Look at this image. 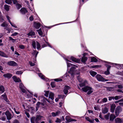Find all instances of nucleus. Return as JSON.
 <instances>
[{
	"label": "nucleus",
	"instance_id": "1",
	"mask_svg": "<svg viewBox=\"0 0 123 123\" xmlns=\"http://www.w3.org/2000/svg\"><path fill=\"white\" fill-rule=\"evenodd\" d=\"M64 59L66 61L68 68L70 67L71 66L72 67L71 68L70 71H68V73L70 74L71 76H72V78L71 79H72L74 77V75L78 74H80L79 72H77L76 70H75V68H78V67L76 65L69 63L68 62H70L66 58H65Z\"/></svg>",
	"mask_w": 123,
	"mask_h": 123
},
{
	"label": "nucleus",
	"instance_id": "2",
	"mask_svg": "<svg viewBox=\"0 0 123 123\" xmlns=\"http://www.w3.org/2000/svg\"><path fill=\"white\" fill-rule=\"evenodd\" d=\"M77 79L80 82V83L79 84L80 87H82L88 84L87 81L86 80H83L80 76H78Z\"/></svg>",
	"mask_w": 123,
	"mask_h": 123
},
{
	"label": "nucleus",
	"instance_id": "3",
	"mask_svg": "<svg viewBox=\"0 0 123 123\" xmlns=\"http://www.w3.org/2000/svg\"><path fill=\"white\" fill-rule=\"evenodd\" d=\"M36 45H37V49L39 50L40 47L39 43L37 42H35V41H33L32 42V46L34 49H36Z\"/></svg>",
	"mask_w": 123,
	"mask_h": 123
},
{
	"label": "nucleus",
	"instance_id": "4",
	"mask_svg": "<svg viewBox=\"0 0 123 123\" xmlns=\"http://www.w3.org/2000/svg\"><path fill=\"white\" fill-rule=\"evenodd\" d=\"M96 77L97 80L99 81H106L108 80L107 79H105L101 75L99 74H97L96 75Z\"/></svg>",
	"mask_w": 123,
	"mask_h": 123
},
{
	"label": "nucleus",
	"instance_id": "5",
	"mask_svg": "<svg viewBox=\"0 0 123 123\" xmlns=\"http://www.w3.org/2000/svg\"><path fill=\"white\" fill-rule=\"evenodd\" d=\"M122 110V109L119 106L117 107L115 111L116 115L117 116L118 115L119 113L121 112Z\"/></svg>",
	"mask_w": 123,
	"mask_h": 123
},
{
	"label": "nucleus",
	"instance_id": "6",
	"mask_svg": "<svg viewBox=\"0 0 123 123\" xmlns=\"http://www.w3.org/2000/svg\"><path fill=\"white\" fill-rule=\"evenodd\" d=\"M78 88L80 90L84 92H87V91L90 87V86H84L81 89V87H80L79 86H78Z\"/></svg>",
	"mask_w": 123,
	"mask_h": 123
},
{
	"label": "nucleus",
	"instance_id": "7",
	"mask_svg": "<svg viewBox=\"0 0 123 123\" xmlns=\"http://www.w3.org/2000/svg\"><path fill=\"white\" fill-rule=\"evenodd\" d=\"M5 114L6 116L7 119L8 120H10L12 117L11 114L8 111H6Z\"/></svg>",
	"mask_w": 123,
	"mask_h": 123
},
{
	"label": "nucleus",
	"instance_id": "8",
	"mask_svg": "<svg viewBox=\"0 0 123 123\" xmlns=\"http://www.w3.org/2000/svg\"><path fill=\"white\" fill-rule=\"evenodd\" d=\"M7 64L8 65L11 66H17V64L13 61H11L8 62Z\"/></svg>",
	"mask_w": 123,
	"mask_h": 123
},
{
	"label": "nucleus",
	"instance_id": "9",
	"mask_svg": "<svg viewBox=\"0 0 123 123\" xmlns=\"http://www.w3.org/2000/svg\"><path fill=\"white\" fill-rule=\"evenodd\" d=\"M19 87L22 92L25 93L26 92L25 88L23 84L22 83H20L19 85Z\"/></svg>",
	"mask_w": 123,
	"mask_h": 123
},
{
	"label": "nucleus",
	"instance_id": "10",
	"mask_svg": "<svg viewBox=\"0 0 123 123\" xmlns=\"http://www.w3.org/2000/svg\"><path fill=\"white\" fill-rule=\"evenodd\" d=\"M6 17L7 18V19L8 20V22H9L12 25V26L14 28H17V27L16 25L13 23H12L11 22L10 20V18L9 17V16L8 15H7L6 16Z\"/></svg>",
	"mask_w": 123,
	"mask_h": 123
},
{
	"label": "nucleus",
	"instance_id": "11",
	"mask_svg": "<svg viewBox=\"0 0 123 123\" xmlns=\"http://www.w3.org/2000/svg\"><path fill=\"white\" fill-rule=\"evenodd\" d=\"M43 117L40 115H38L36 116V117L35 119V122L36 123H38V122L40 120L43 118Z\"/></svg>",
	"mask_w": 123,
	"mask_h": 123
},
{
	"label": "nucleus",
	"instance_id": "12",
	"mask_svg": "<svg viewBox=\"0 0 123 123\" xmlns=\"http://www.w3.org/2000/svg\"><path fill=\"white\" fill-rule=\"evenodd\" d=\"M70 89L69 87L68 86H65L64 87V92L65 94H67L68 92V90Z\"/></svg>",
	"mask_w": 123,
	"mask_h": 123
},
{
	"label": "nucleus",
	"instance_id": "13",
	"mask_svg": "<svg viewBox=\"0 0 123 123\" xmlns=\"http://www.w3.org/2000/svg\"><path fill=\"white\" fill-rule=\"evenodd\" d=\"M21 13L22 14H25V13L27 12V11L26 9L25 8H23L20 10Z\"/></svg>",
	"mask_w": 123,
	"mask_h": 123
},
{
	"label": "nucleus",
	"instance_id": "14",
	"mask_svg": "<svg viewBox=\"0 0 123 123\" xmlns=\"http://www.w3.org/2000/svg\"><path fill=\"white\" fill-rule=\"evenodd\" d=\"M3 76L5 78H7L8 79L10 78L12 76V75L9 73H7L4 74Z\"/></svg>",
	"mask_w": 123,
	"mask_h": 123
},
{
	"label": "nucleus",
	"instance_id": "15",
	"mask_svg": "<svg viewBox=\"0 0 123 123\" xmlns=\"http://www.w3.org/2000/svg\"><path fill=\"white\" fill-rule=\"evenodd\" d=\"M116 107V105L114 104H113L111 105V112L113 113L114 112V111Z\"/></svg>",
	"mask_w": 123,
	"mask_h": 123
},
{
	"label": "nucleus",
	"instance_id": "16",
	"mask_svg": "<svg viewBox=\"0 0 123 123\" xmlns=\"http://www.w3.org/2000/svg\"><path fill=\"white\" fill-rule=\"evenodd\" d=\"M60 111H58L55 112H53L51 114L52 116L53 117H56V116L60 114Z\"/></svg>",
	"mask_w": 123,
	"mask_h": 123
},
{
	"label": "nucleus",
	"instance_id": "17",
	"mask_svg": "<svg viewBox=\"0 0 123 123\" xmlns=\"http://www.w3.org/2000/svg\"><path fill=\"white\" fill-rule=\"evenodd\" d=\"M14 81L16 82H19L21 81L20 80L19 78H17L15 76H14L12 78Z\"/></svg>",
	"mask_w": 123,
	"mask_h": 123
},
{
	"label": "nucleus",
	"instance_id": "18",
	"mask_svg": "<svg viewBox=\"0 0 123 123\" xmlns=\"http://www.w3.org/2000/svg\"><path fill=\"white\" fill-rule=\"evenodd\" d=\"M71 59L73 61L77 63H79L80 61L79 60L77 59L73 56L71 57Z\"/></svg>",
	"mask_w": 123,
	"mask_h": 123
},
{
	"label": "nucleus",
	"instance_id": "19",
	"mask_svg": "<svg viewBox=\"0 0 123 123\" xmlns=\"http://www.w3.org/2000/svg\"><path fill=\"white\" fill-rule=\"evenodd\" d=\"M54 94L53 93L51 92L49 93V98L53 100L54 99Z\"/></svg>",
	"mask_w": 123,
	"mask_h": 123
},
{
	"label": "nucleus",
	"instance_id": "20",
	"mask_svg": "<svg viewBox=\"0 0 123 123\" xmlns=\"http://www.w3.org/2000/svg\"><path fill=\"white\" fill-rule=\"evenodd\" d=\"M39 76L41 77V78L44 80L47 81L48 80V79L45 78V77L42 74L40 73L38 74Z\"/></svg>",
	"mask_w": 123,
	"mask_h": 123
},
{
	"label": "nucleus",
	"instance_id": "21",
	"mask_svg": "<svg viewBox=\"0 0 123 123\" xmlns=\"http://www.w3.org/2000/svg\"><path fill=\"white\" fill-rule=\"evenodd\" d=\"M1 98L3 99H4L6 101L8 102L9 101L7 99V96L5 94L2 95L1 96Z\"/></svg>",
	"mask_w": 123,
	"mask_h": 123
},
{
	"label": "nucleus",
	"instance_id": "22",
	"mask_svg": "<svg viewBox=\"0 0 123 123\" xmlns=\"http://www.w3.org/2000/svg\"><path fill=\"white\" fill-rule=\"evenodd\" d=\"M93 92V89L91 87H90L89 89L87 91V94H89L92 93Z\"/></svg>",
	"mask_w": 123,
	"mask_h": 123
},
{
	"label": "nucleus",
	"instance_id": "23",
	"mask_svg": "<svg viewBox=\"0 0 123 123\" xmlns=\"http://www.w3.org/2000/svg\"><path fill=\"white\" fill-rule=\"evenodd\" d=\"M27 35H29V36H30L32 37H34V36L35 35V32L33 31H31L28 34H27Z\"/></svg>",
	"mask_w": 123,
	"mask_h": 123
},
{
	"label": "nucleus",
	"instance_id": "24",
	"mask_svg": "<svg viewBox=\"0 0 123 123\" xmlns=\"http://www.w3.org/2000/svg\"><path fill=\"white\" fill-rule=\"evenodd\" d=\"M115 121L116 123H122L123 121L119 118L117 117L115 119Z\"/></svg>",
	"mask_w": 123,
	"mask_h": 123
},
{
	"label": "nucleus",
	"instance_id": "25",
	"mask_svg": "<svg viewBox=\"0 0 123 123\" xmlns=\"http://www.w3.org/2000/svg\"><path fill=\"white\" fill-rule=\"evenodd\" d=\"M91 62H96L98 61L97 59L94 57H91Z\"/></svg>",
	"mask_w": 123,
	"mask_h": 123
},
{
	"label": "nucleus",
	"instance_id": "26",
	"mask_svg": "<svg viewBox=\"0 0 123 123\" xmlns=\"http://www.w3.org/2000/svg\"><path fill=\"white\" fill-rule=\"evenodd\" d=\"M116 117V116L115 115L113 114H111L110 117V121H113L114 118Z\"/></svg>",
	"mask_w": 123,
	"mask_h": 123
},
{
	"label": "nucleus",
	"instance_id": "27",
	"mask_svg": "<svg viewBox=\"0 0 123 123\" xmlns=\"http://www.w3.org/2000/svg\"><path fill=\"white\" fill-rule=\"evenodd\" d=\"M2 114V116L0 118V119L2 121H5L6 119V117L5 115V113L4 112H3Z\"/></svg>",
	"mask_w": 123,
	"mask_h": 123
},
{
	"label": "nucleus",
	"instance_id": "28",
	"mask_svg": "<svg viewBox=\"0 0 123 123\" xmlns=\"http://www.w3.org/2000/svg\"><path fill=\"white\" fill-rule=\"evenodd\" d=\"M0 55L6 57H8V56L5 54L4 53L0 51Z\"/></svg>",
	"mask_w": 123,
	"mask_h": 123
},
{
	"label": "nucleus",
	"instance_id": "29",
	"mask_svg": "<svg viewBox=\"0 0 123 123\" xmlns=\"http://www.w3.org/2000/svg\"><path fill=\"white\" fill-rule=\"evenodd\" d=\"M5 90L4 87L2 86H0V93H1L3 92Z\"/></svg>",
	"mask_w": 123,
	"mask_h": 123
},
{
	"label": "nucleus",
	"instance_id": "30",
	"mask_svg": "<svg viewBox=\"0 0 123 123\" xmlns=\"http://www.w3.org/2000/svg\"><path fill=\"white\" fill-rule=\"evenodd\" d=\"M90 74L93 77L94 76L97 74L96 72L93 71H90Z\"/></svg>",
	"mask_w": 123,
	"mask_h": 123
},
{
	"label": "nucleus",
	"instance_id": "31",
	"mask_svg": "<svg viewBox=\"0 0 123 123\" xmlns=\"http://www.w3.org/2000/svg\"><path fill=\"white\" fill-rule=\"evenodd\" d=\"M65 119L68 122H71V118L68 116H67L65 117Z\"/></svg>",
	"mask_w": 123,
	"mask_h": 123
},
{
	"label": "nucleus",
	"instance_id": "32",
	"mask_svg": "<svg viewBox=\"0 0 123 123\" xmlns=\"http://www.w3.org/2000/svg\"><path fill=\"white\" fill-rule=\"evenodd\" d=\"M37 31L38 34L41 37H42L43 32L41 29L37 30Z\"/></svg>",
	"mask_w": 123,
	"mask_h": 123
},
{
	"label": "nucleus",
	"instance_id": "33",
	"mask_svg": "<svg viewBox=\"0 0 123 123\" xmlns=\"http://www.w3.org/2000/svg\"><path fill=\"white\" fill-rule=\"evenodd\" d=\"M108 109L107 108L105 107L103 109L102 112L103 113H106L108 112Z\"/></svg>",
	"mask_w": 123,
	"mask_h": 123
},
{
	"label": "nucleus",
	"instance_id": "34",
	"mask_svg": "<svg viewBox=\"0 0 123 123\" xmlns=\"http://www.w3.org/2000/svg\"><path fill=\"white\" fill-rule=\"evenodd\" d=\"M87 60V58L86 57H83L81 59L82 62L84 63H85Z\"/></svg>",
	"mask_w": 123,
	"mask_h": 123
},
{
	"label": "nucleus",
	"instance_id": "35",
	"mask_svg": "<svg viewBox=\"0 0 123 123\" xmlns=\"http://www.w3.org/2000/svg\"><path fill=\"white\" fill-rule=\"evenodd\" d=\"M35 26L37 29L39 28L40 26V24L38 23H36L35 24Z\"/></svg>",
	"mask_w": 123,
	"mask_h": 123
},
{
	"label": "nucleus",
	"instance_id": "36",
	"mask_svg": "<svg viewBox=\"0 0 123 123\" xmlns=\"http://www.w3.org/2000/svg\"><path fill=\"white\" fill-rule=\"evenodd\" d=\"M122 97V96L121 95L120 96H116L115 97H114V99L116 100H117L121 98Z\"/></svg>",
	"mask_w": 123,
	"mask_h": 123
},
{
	"label": "nucleus",
	"instance_id": "37",
	"mask_svg": "<svg viewBox=\"0 0 123 123\" xmlns=\"http://www.w3.org/2000/svg\"><path fill=\"white\" fill-rule=\"evenodd\" d=\"M85 119L86 120L91 123H93V122L94 120H93L90 119L88 117H86Z\"/></svg>",
	"mask_w": 123,
	"mask_h": 123
},
{
	"label": "nucleus",
	"instance_id": "38",
	"mask_svg": "<svg viewBox=\"0 0 123 123\" xmlns=\"http://www.w3.org/2000/svg\"><path fill=\"white\" fill-rule=\"evenodd\" d=\"M4 8L7 11H8L9 9V6L6 5L4 6Z\"/></svg>",
	"mask_w": 123,
	"mask_h": 123
},
{
	"label": "nucleus",
	"instance_id": "39",
	"mask_svg": "<svg viewBox=\"0 0 123 123\" xmlns=\"http://www.w3.org/2000/svg\"><path fill=\"white\" fill-rule=\"evenodd\" d=\"M38 53V52H37L36 50H33V55H35V57H36L37 56V55Z\"/></svg>",
	"mask_w": 123,
	"mask_h": 123
},
{
	"label": "nucleus",
	"instance_id": "40",
	"mask_svg": "<svg viewBox=\"0 0 123 123\" xmlns=\"http://www.w3.org/2000/svg\"><path fill=\"white\" fill-rule=\"evenodd\" d=\"M35 117H32L31 119V123H35Z\"/></svg>",
	"mask_w": 123,
	"mask_h": 123
},
{
	"label": "nucleus",
	"instance_id": "41",
	"mask_svg": "<svg viewBox=\"0 0 123 123\" xmlns=\"http://www.w3.org/2000/svg\"><path fill=\"white\" fill-rule=\"evenodd\" d=\"M23 72V71H17L16 72V74L18 75L21 74Z\"/></svg>",
	"mask_w": 123,
	"mask_h": 123
},
{
	"label": "nucleus",
	"instance_id": "42",
	"mask_svg": "<svg viewBox=\"0 0 123 123\" xmlns=\"http://www.w3.org/2000/svg\"><path fill=\"white\" fill-rule=\"evenodd\" d=\"M12 0H6L5 2L6 3L10 4L12 3Z\"/></svg>",
	"mask_w": 123,
	"mask_h": 123
},
{
	"label": "nucleus",
	"instance_id": "43",
	"mask_svg": "<svg viewBox=\"0 0 123 123\" xmlns=\"http://www.w3.org/2000/svg\"><path fill=\"white\" fill-rule=\"evenodd\" d=\"M7 25H8L6 24V22H4L1 25V26L3 27L7 26Z\"/></svg>",
	"mask_w": 123,
	"mask_h": 123
},
{
	"label": "nucleus",
	"instance_id": "44",
	"mask_svg": "<svg viewBox=\"0 0 123 123\" xmlns=\"http://www.w3.org/2000/svg\"><path fill=\"white\" fill-rule=\"evenodd\" d=\"M45 93L44 94V96L46 97H48V96L49 91H45Z\"/></svg>",
	"mask_w": 123,
	"mask_h": 123
},
{
	"label": "nucleus",
	"instance_id": "45",
	"mask_svg": "<svg viewBox=\"0 0 123 123\" xmlns=\"http://www.w3.org/2000/svg\"><path fill=\"white\" fill-rule=\"evenodd\" d=\"M9 38L10 40L12 41L13 42H14L16 40V39H14L10 37H9Z\"/></svg>",
	"mask_w": 123,
	"mask_h": 123
},
{
	"label": "nucleus",
	"instance_id": "46",
	"mask_svg": "<svg viewBox=\"0 0 123 123\" xmlns=\"http://www.w3.org/2000/svg\"><path fill=\"white\" fill-rule=\"evenodd\" d=\"M16 5L18 9H19L20 7H22L21 5L18 4Z\"/></svg>",
	"mask_w": 123,
	"mask_h": 123
},
{
	"label": "nucleus",
	"instance_id": "47",
	"mask_svg": "<svg viewBox=\"0 0 123 123\" xmlns=\"http://www.w3.org/2000/svg\"><path fill=\"white\" fill-rule=\"evenodd\" d=\"M50 85L51 87L52 88L54 87L55 86V85L54 82H51Z\"/></svg>",
	"mask_w": 123,
	"mask_h": 123
},
{
	"label": "nucleus",
	"instance_id": "48",
	"mask_svg": "<svg viewBox=\"0 0 123 123\" xmlns=\"http://www.w3.org/2000/svg\"><path fill=\"white\" fill-rule=\"evenodd\" d=\"M56 123H60L61 122V120L57 118L56 120L55 121Z\"/></svg>",
	"mask_w": 123,
	"mask_h": 123
},
{
	"label": "nucleus",
	"instance_id": "49",
	"mask_svg": "<svg viewBox=\"0 0 123 123\" xmlns=\"http://www.w3.org/2000/svg\"><path fill=\"white\" fill-rule=\"evenodd\" d=\"M19 48L21 49H24L25 46L23 45H20L19 46Z\"/></svg>",
	"mask_w": 123,
	"mask_h": 123
},
{
	"label": "nucleus",
	"instance_id": "50",
	"mask_svg": "<svg viewBox=\"0 0 123 123\" xmlns=\"http://www.w3.org/2000/svg\"><path fill=\"white\" fill-rule=\"evenodd\" d=\"M118 88L120 89H122L123 88V86L122 85H116Z\"/></svg>",
	"mask_w": 123,
	"mask_h": 123
},
{
	"label": "nucleus",
	"instance_id": "51",
	"mask_svg": "<svg viewBox=\"0 0 123 123\" xmlns=\"http://www.w3.org/2000/svg\"><path fill=\"white\" fill-rule=\"evenodd\" d=\"M95 110L97 111L100 110L98 106H95L94 107Z\"/></svg>",
	"mask_w": 123,
	"mask_h": 123
},
{
	"label": "nucleus",
	"instance_id": "52",
	"mask_svg": "<svg viewBox=\"0 0 123 123\" xmlns=\"http://www.w3.org/2000/svg\"><path fill=\"white\" fill-rule=\"evenodd\" d=\"M109 71V70H107L105 72V74L106 75L109 74H110V72Z\"/></svg>",
	"mask_w": 123,
	"mask_h": 123
},
{
	"label": "nucleus",
	"instance_id": "53",
	"mask_svg": "<svg viewBox=\"0 0 123 123\" xmlns=\"http://www.w3.org/2000/svg\"><path fill=\"white\" fill-rule=\"evenodd\" d=\"M100 67V66L99 65H95L92 66V68H98V67Z\"/></svg>",
	"mask_w": 123,
	"mask_h": 123
},
{
	"label": "nucleus",
	"instance_id": "54",
	"mask_svg": "<svg viewBox=\"0 0 123 123\" xmlns=\"http://www.w3.org/2000/svg\"><path fill=\"white\" fill-rule=\"evenodd\" d=\"M12 1H13V3L16 5L18 4L17 0H12Z\"/></svg>",
	"mask_w": 123,
	"mask_h": 123
},
{
	"label": "nucleus",
	"instance_id": "55",
	"mask_svg": "<svg viewBox=\"0 0 123 123\" xmlns=\"http://www.w3.org/2000/svg\"><path fill=\"white\" fill-rule=\"evenodd\" d=\"M112 99H114V96L113 97H109V100H111Z\"/></svg>",
	"mask_w": 123,
	"mask_h": 123
},
{
	"label": "nucleus",
	"instance_id": "56",
	"mask_svg": "<svg viewBox=\"0 0 123 123\" xmlns=\"http://www.w3.org/2000/svg\"><path fill=\"white\" fill-rule=\"evenodd\" d=\"M107 98H105L103 99V103L106 102L107 101Z\"/></svg>",
	"mask_w": 123,
	"mask_h": 123
},
{
	"label": "nucleus",
	"instance_id": "57",
	"mask_svg": "<svg viewBox=\"0 0 123 123\" xmlns=\"http://www.w3.org/2000/svg\"><path fill=\"white\" fill-rule=\"evenodd\" d=\"M18 33L17 32H15L11 35V36H15L18 34Z\"/></svg>",
	"mask_w": 123,
	"mask_h": 123
},
{
	"label": "nucleus",
	"instance_id": "58",
	"mask_svg": "<svg viewBox=\"0 0 123 123\" xmlns=\"http://www.w3.org/2000/svg\"><path fill=\"white\" fill-rule=\"evenodd\" d=\"M54 80L56 81H62V79H55Z\"/></svg>",
	"mask_w": 123,
	"mask_h": 123
},
{
	"label": "nucleus",
	"instance_id": "59",
	"mask_svg": "<svg viewBox=\"0 0 123 123\" xmlns=\"http://www.w3.org/2000/svg\"><path fill=\"white\" fill-rule=\"evenodd\" d=\"M108 114L107 115H106L105 116V117L106 119H108L109 118V115Z\"/></svg>",
	"mask_w": 123,
	"mask_h": 123
},
{
	"label": "nucleus",
	"instance_id": "60",
	"mask_svg": "<svg viewBox=\"0 0 123 123\" xmlns=\"http://www.w3.org/2000/svg\"><path fill=\"white\" fill-rule=\"evenodd\" d=\"M29 63L31 66H34L35 65V64L34 63H32L31 62H30Z\"/></svg>",
	"mask_w": 123,
	"mask_h": 123
},
{
	"label": "nucleus",
	"instance_id": "61",
	"mask_svg": "<svg viewBox=\"0 0 123 123\" xmlns=\"http://www.w3.org/2000/svg\"><path fill=\"white\" fill-rule=\"evenodd\" d=\"M64 76L67 77L68 76L69 77V75L68 73H67L65 74Z\"/></svg>",
	"mask_w": 123,
	"mask_h": 123
},
{
	"label": "nucleus",
	"instance_id": "62",
	"mask_svg": "<svg viewBox=\"0 0 123 123\" xmlns=\"http://www.w3.org/2000/svg\"><path fill=\"white\" fill-rule=\"evenodd\" d=\"M40 105V103L39 102H38L36 104V106L39 107Z\"/></svg>",
	"mask_w": 123,
	"mask_h": 123
},
{
	"label": "nucleus",
	"instance_id": "63",
	"mask_svg": "<svg viewBox=\"0 0 123 123\" xmlns=\"http://www.w3.org/2000/svg\"><path fill=\"white\" fill-rule=\"evenodd\" d=\"M29 19L31 21H32L33 20V18L32 16L30 17Z\"/></svg>",
	"mask_w": 123,
	"mask_h": 123
},
{
	"label": "nucleus",
	"instance_id": "64",
	"mask_svg": "<svg viewBox=\"0 0 123 123\" xmlns=\"http://www.w3.org/2000/svg\"><path fill=\"white\" fill-rule=\"evenodd\" d=\"M13 123H19L17 120H15Z\"/></svg>",
	"mask_w": 123,
	"mask_h": 123
}]
</instances>
